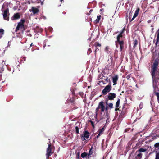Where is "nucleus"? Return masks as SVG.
Masks as SVG:
<instances>
[{
  "mask_svg": "<svg viewBox=\"0 0 159 159\" xmlns=\"http://www.w3.org/2000/svg\"><path fill=\"white\" fill-rule=\"evenodd\" d=\"M100 107L101 108V111H104L105 110H106V111L107 110V106L106 104V107H105V106L103 104V102H100Z\"/></svg>",
  "mask_w": 159,
  "mask_h": 159,
  "instance_id": "obj_10",
  "label": "nucleus"
},
{
  "mask_svg": "<svg viewBox=\"0 0 159 159\" xmlns=\"http://www.w3.org/2000/svg\"><path fill=\"white\" fill-rule=\"evenodd\" d=\"M43 18H44L45 19H46V17L45 16H43Z\"/></svg>",
  "mask_w": 159,
  "mask_h": 159,
  "instance_id": "obj_39",
  "label": "nucleus"
},
{
  "mask_svg": "<svg viewBox=\"0 0 159 159\" xmlns=\"http://www.w3.org/2000/svg\"><path fill=\"white\" fill-rule=\"evenodd\" d=\"M118 77L117 75H116L113 78V82L114 83V85L116 84V81L118 80Z\"/></svg>",
  "mask_w": 159,
  "mask_h": 159,
  "instance_id": "obj_15",
  "label": "nucleus"
},
{
  "mask_svg": "<svg viewBox=\"0 0 159 159\" xmlns=\"http://www.w3.org/2000/svg\"><path fill=\"white\" fill-rule=\"evenodd\" d=\"M124 32V30H123L120 34L117 36V41L118 42L120 45V50L121 51L124 47V42L122 41H120V39L122 37V34Z\"/></svg>",
  "mask_w": 159,
  "mask_h": 159,
  "instance_id": "obj_2",
  "label": "nucleus"
},
{
  "mask_svg": "<svg viewBox=\"0 0 159 159\" xmlns=\"http://www.w3.org/2000/svg\"><path fill=\"white\" fill-rule=\"evenodd\" d=\"M95 44L96 46V49L95 50V53L99 51V49L97 48V47L99 46V43L98 42H96L95 43Z\"/></svg>",
  "mask_w": 159,
  "mask_h": 159,
  "instance_id": "obj_16",
  "label": "nucleus"
},
{
  "mask_svg": "<svg viewBox=\"0 0 159 159\" xmlns=\"http://www.w3.org/2000/svg\"><path fill=\"white\" fill-rule=\"evenodd\" d=\"M99 21V16H97V19L94 21V23L95 24L98 23Z\"/></svg>",
  "mask_w": 159,
  "mask_h": 159,
  "instance_id": "obj_19",
  "label": "nucleus"
},
{
  "mask_svg": "<svg viewBox=\"0 0 159 159\" xmlns=\"http://www.w3.org/2000/svg\"><path fill=\"white\" fill-rule=\"evenodd\" d=\"M99 75H98V80H99Z\"/></svg>",
  "mask_w": 159,
  "mask_h": 159,
  "instance_id": "obj_42",
  "label": "nucleus"
},
{
  "mask_svg": "<svg viewBox=\"0 0 159 159\" xmlns=\"http://www.w3.org/2000/svg\"><path fill=\"white\" fill-rule=\"evenodd\" d=\"M89 133L87 131H85L84 132V136H82V137H83V139L82 137V139L83 140H85V138L88 139L89 138Z\"/></svg>",
  "mask_w": 159,
  "mask_h": 159,
  "instance_id": "obj_9",
  "label": "nucleus"
},
{
  "mask_svg": "<svg viewBox=\"0 0 159 159\" xmlns=\"http://www.w3.org/2000/svg\"><path fill=\"white\" fill-rule=\"evenodd\" d=\"M98 132H99V129L98 130Z\"/></svg>",
  "mask_w": 159,
  "mask_h": 159,
  "instance_id": "obj_45",
  "label": "nucleus"
},
{
  "mask_svg": "<svg viewBox=\"0 0 159 159\" xmlns=\"http://www.w3.org/2000/svg\"><path fill=\"white\" fill-rule=\"evenodd\" d=\"M100 11H102V10H101V9Z\"/></svg>",
  "mask_w": 159,
  "mask_h": 159,
  "instance_id": "obj_48",
  "label": "nucleus"
},
{
  "mask_svg": "<svg viewBox=\"0 0 159 159\" xmlns=\"http://www.w3.org/2000/svg\"><path fill=\"white\" fill-rule=\"evenodd\" d=\"M43 31V30L42 29L39 28L38 27H36L34 29V31L37 34L39 33H41Z\"/></svg>",
  "mask_w": 159,
  "mask_h": 159,
  "instance_id": "obj_12",
  "label": "nucleus"
},
{
  "mask_svg": "<svg viewBox=\"0 0 159 159\" xmlns=\"http://www.w3.org/2000/svg\"><path fill=\"white\" fill-rule=\"evenodd\" d=\"M146 149L141 148L138 150V151L140 152H146Z\"/></svg>",
  "mask_w": 159,
  "mask_h": 159,
  "instance_id": "obj_20",
  "label": "nucleus"
},
{
  "mask_svg": "<svg viewBox=\"0 0 159 159\" xmlns=\"http://www.w3.org/2000/svg\"><path fill=\"white\" fill-rule=\"evenodd\" d=\"M155 147H158L159 146V143H157L155 144Z\"/></svg>",
  "mask_w": 159,
  "mask_h": 159,
  "instance_id": "obj_33",
  "label": "nucleus"
},
{
  "mask_svg": "<svg viewBox=\"0 0 159 159\" xmlns=\"http://www.w3.org/2000/svg\"><path fill=\"white\" fill-rule=\"evenodd\" d=\"M36 0L37 1V2L38 3L40 2L41 4V5H43V2H42L40 0Z\"/></svg>",
  "mask_w": 159,
  "mask_h": 159,
  "instance_id": "obj_29",
  "label": "nucleus"
},
{
  "mask_svg": "<svg viewBox=\"0 0 159 159\" xmlns=\"http://www.w3.org/2000/svg\"><path fill=\"white\" fill-rule=\"evenodd\" d=\"M130 76L129 75H128L127 76H126V78L127 79H129L130 78Z\"/></svg>",
  "mask_w": 159,
  "mask_h": 159,
  "instance_id": "obj_35",
  "label": "nucleus"
},
{
  "mask_svg": "<svg viewBox=\"0 0 159 159\" xmlns=\"http://www.w3.org/2000/svg\"><path fill=\"white\" fill-rule=\"evenodd\" d=\"M52 150L51 145V143H50L48 144V146L46 151L47 153L46 154V156L47 159H48L49 157L53 153V152H52Z\"/></svg>",
  "mask_w": 159,
  "mask_h": 159,
  "instance_id": "obj_3",
  "label": "nucleus"
},
{
  "mask_svg": "<svg viewBox=\"0 0 159 159\" xmlns=\"http://www.w3.org/2000/svg\"><path fill=\"white\" fill-rule=\"evenodd\" d=\"M155 159H159V152L156 154Z\"/></svg>",
  "mask_w": 159,
  "mask_h": 159,
  "instance_id": "obj_27",
  "label": "nucleus"
},
{
  "mask_svg": "<svg viewBox=\"0 0 159 159\" xmlns=\"http://www.w3.org/2000/svg\"><path fill=\"white\" fill-rule=\"evenodd\" d=\"M136 87H137V84L136 85Z\"/></svg>",
  "mask_w": 159,
  "mask_h": 159,
  "instance_id": "obj_49",
  "label": "nucleus"
},
{
  "mask_svg": "<svg viewBox=\"0 0 159 159\" xmlns=\"http://www.w3.org/2000/svg\"><path fill=\"white\" fill-rule=\"evenodd\" d=\"M92 153V152L91 151V150H90L89 152V154L91 155Z\"/></svg>",
  "mask_w": 159,
  "mask_h": 159,
  "instance_id": "obj_37",
  "label": "nucleus"
},
{
  "mask_svg": "<svg viewBox=\"0 0 159 159\" xmlns=\"http://www.w3.org/2000/svg\"><path fill=\"white\" fill-rule=\"evenodd\" d=\"M76 158L78 159H79L80 158V152H78L76 155Z\"/></svg>",
  "mask_w": 159,
  "mask_h": 159,
  "instance_id": "obj_26",
  "label": "nucleus"
},
{
  "mask_svg": "<svg viewBox=\"0 0 159 159\" xmlns=\"http://www.w3.org/2000/svg\"><path fill=\"white\" fill-rule=\"evenodd\" d=\"M111 90V86L110 85H107L106 86L102 91L103 94H106L108 92H109Z\"/></svg>",
  "mask_w": 159,
  "mask_h": 159,
  "instance_id": "obj_7",
  "label": "nucleus"
},
{
  "mask_svg": "<svg viewBox=\"0 0 159 159\" xmlns=\"http://www.w3.org/2000/svg\"><path fill=\"white\" fill-rule=\"evenodd\" d=\"M25 22V20L24 19H21L20 22L18 23L17 26L16 28V32L19 30L20 29H22L24 28V24Z\"/></svg>",
  "mask_w": 159,
  "mask_h": 159,
  "instance_id": "obj_4",
  "label": "nucleus"
},
{
  "mask_svg": "<svg viewBox=\"0 0 159 159\" xmlns=\"http://www.w3.org/2000/svg\"><path fill=\"white\" fill-rule=\"evenodd\" d=\"M20 17V15L19 13H15L11 18L12 20H16L19 19Z\"/></svg>",
  "mask_w": 159,
  "mask_h": 159,
  "instance_id": "obj_8",
  "label": "nucleus"
},
{
  "mask_svg": "<svg viewBox=\"0 0 159 159\" xmlns=\"http://www.w3.org/2000/svg\"><path fill=\"white\" fill-rule=\"evenodd\" d=\"M79 94L83 97V95H84L83 93L82 92H80L79 93Z\"/></svg>",
  "mask_w": 159,
  "mask_h": 159,
  "instance_id": "obj_32",
  "label": "nucleus"
},
{
  "mask_svg": "<svg viewBox=\"0 0 159 159\" xmlns=\"http://www.w3.org/2000/svg\"><path fill=\"white\" fill-rule=\"evenodd\" d=\"M158 34H157L156 45L158 46H159V28L157 31Z\"/></svg>",
  "mask_w": 159,
  "mask_h": 159,
  "instance_id": "obj_14",
  "label": "nucleus"
},
{
  "mask_svg": "<svg viewBox=\"0 0 159 159\" xmlns=\"http://www.w3.org/2000/svg\"><path fill=\"white\" fill-rule=\"evenodd\" d=\"M117 109H116V111H117Z\"/></svg>",
  "mask_w": 159,
  "mask_h": 159,
  "instance_id": "obj_47",
  "label": "nucleus"
},
{
  "mask_svg": "<svg viewBox=\"0 0 159 159\" xmlns=\"http://www.w3.org/2000/svg\"><path fill=\"white\" fill-rule=\"evenodd\" d=\"M109 107L110 108H113V104L112 103H110L109 105Z\"/></svg>",
  "mask_w": 159,
  "mask_h": 159,
  "instance_id": "obj_28",
  "label": "nucleus"
},
{
  "mask_svg": "<svg viewBox=\"0 0 159 159\" xmlns=\"http://www.w3.org/2000/svg\"><path fill=\"white\" fill-rule=\"evenodd\" d=\"M93 11V10L92 9H91L89 11V13H88V15H89L90 14L91 12L92 11Z\"/></svg>",
  "mask_w": 159,
  "mask_h": 159,
  "instance_id": "obj_34",
  "label": "nucleus"
},
{
  "mask_svg": "<svg viewBox=\"0 0 159 159\" xmlns=\"http://www.w3.org/2000/svg\"><path fill=\"white\" fill-rule=\"evenodd\" d=\"M143 107V104L142 103H141L140 104V105L139 106V107L140 109H141V108H142Z\"/></svg>",
  "mask_w": 159,
  "mask_h": 159,
  "instance_id": "obj_30",
  "label": "nucleus"
},
{
  "mask_svg": "<svg viewBox=\"0 0 159 159\" xmlns=\"http://www.w3.org/2000/svg\"><path fill=\"white\" fill-rule=\"evenodd\" d=\"M10 13H9V11L8 9H6L4 12L3 14V18L5 20H7L8 21L9 20V16Z\"/></svg>",
  "mask_w": 159,
  "mask_h": 159,
  "instance_id": "obj_5",
  "label": "nucleus"
},
{
  "mask_svg": "<svg viewBox=\"0 0 159 159\" xmlns=\"http://www.w3.org/2000/svg\"><path fill=\"white\" fill-rule=\"evenodd\" d=\"M139 9L138 8L135 11V12L134 15L132 19H131V20H133L135 17H136L138 15L139 12Z\"/></svg>",
  "mask_w": 159,
  "mask_h": 159,
  "instance_id": "obj_13",
  "label": "nucleus"
},
{
  "mask_svg": "<svg viewBox=\"0 0 159 159\" xmlns=\"http://www.w3.org/2000/svg\"><path fill=\"white\" fill-rule=\"evenodd\" d=\"M137 40H135L134 43V46L135 47L137 44Z\"/></svg>",
  "mask_w": 159,
  "mask_h": 159,
  "instance_id": "obj_25",
  "label": "nucleus"
},
{
  "mask_svg": "<svg viewBox=\"0 0 159 159\" xmlns=\"http://www.w3.org/2000/svg\"><path fill=\"white\" fill-rule=\"evenodd\" d=\"M63 0H60V1L61 2H62V1H63Z\"/></svg>",
  "mask_w": 159,
  "mask_h": 159,
  "instance_id": "obj_46",
  "label": "nucleus"
},
{
  "mask_svg": "<svg viewBox=\"0 0 159 159\" xmlns=\"http://www.w3.org/2000/svg\"><path fill=\"white\" fill-rule=\"evenodd\" d=\"M99 26H98V30H99Z\"/></svg>",
  "mask_w": 159,
  "mask_h": 159,
  "instance_id": "obj_43",
  "label": "nucleus"
},
{
  "mask_svg": "<svg viewBox=\"0 0 159 159\" xmlns=\"http://www.w3.org/2000/svg\"><path fill=\"white\" fill-rule=\"evenodd\" d=\"M40 7V6H38L37 7H32L31 8V10H30V11H32L34 14H35L38 13L39 11L38 8Z\"/></svg>",
  "mask_w": 159,
  "mask_h": 159,
  "instance_id": "obj_6",
  "label": "nucleus"
},
{
  "mask_svg": "<svg viewBox=\"0 0 159 159\" xmlns=\"http://www.w3.org/2000/svg\"><path fill=\"white\" fill-rule=\"evenodd\" d=\"M88 155V153L86 152H84L81 153V156L83 158H84L85 157H87Z\"/></svg>",
  "mask_w": 159,
  "mask_h": 159,
  "instance_id": "obj_17",
  "label": "nucleus"
},
{
  "mask_svg": "<svg viewBox=\"0 0 159 159\" xmlns=\"http://www.w3.org/2000/svg\"><path fill=\"white\" fill-rule=\"evenodd\" d=\"M106 128L105 125L104 126V127L102 128L101 130H100V134L102 133V132Z\"/></svg>",
  "mask_w": 159,
  "mask_h": 159,
  "instance_id": "obj_23",
  "label": "nucleus"
},
{
  "mask_svg": "<svg viewBox=\"0 0 159 159\" xmlns=\"http://www.w3.org/2000/svg\"><path fill=\"white\" fill-rule=\"evenodd\" d=\"M88 122H90V123H91V124L92 125V126L94 128V123L93 121L92 120H89Z\"/></svg>",
  "mask_w": 159,
  "mask_h": 159,
  "instance_id": "obj_24",
  "label": "nucleus"
},
{
  "mask_svg": "<svg viewBox=\"0 0 159 159\" xmlns=\"http://www.w3.org/2000/svg\"><path fill=\"white\" fill-rule=\"evenodd\" d=\"M4 30L3 29H0V39L2 37L4 34Z\"/></svg>",
  "mask_w": 159,
  "mask_h": 159,
  "instance_id": "obj_18",
  "label": "nucleus"
},
{
  "mask_svg": "<svg viewBox=\"0 0 159 159\" xmlns=\"http://www.w3.org/2000/svg\"><path fill=\"white\" fill-rule=\"evenodd\" d=\"M120 99H118L116 103V107H119V104H120Z\"/></svg>",
  "mask_w": 159,
  "mask_h": 159,
  "instance_id": "obj_21",
  "label": "nucleus"
},
{
  "mask_svg": "<svg viewBox=\"0 0 159 159\" xmlns=\"http://www.w3.org/2000/svg\"><path fill=\"white\" fill-rule=\"evenodd\" d=\"M116 95L114 93H110L108 96L109 100H113L116 97Z\"/></svg>",
  "mask_w": 159,
  "mask_h": 159,
  "instance_id": "obj_11",
  "label": "nucleus"
},
{
  "mask_svg": "<svg viewBox=\"0 0 159 159\" xmlns=\"http://www.w3.org/2000/svg\"><path fill=\"white\" fill-rule=\"evenodd\" d=\"M100 19H101L100 18H101V16H100Z\"/></svg>",
  "mask_w": 159,
  "mask_h": 159,
  "instance_id": "obj_50",
  "label": "nucleus"
},
{
  "mask_svg": "<svg viewBox=\"0 0 159 159\" xmlns=\"http://www.w3.org/2000/svg\"><path fill=\"white\" fill-rule=\"evenodd\" d=\"M63 13L64 14H66V13L65 12H63Z\"/></svg>",
  "mask_w": 159,
  "mask_h": 159,
  "instance_id": "obj_41",
  "label": "nucleus"
},
{
  "mask_svg": "<svg viewBox=\"0 0 159 159\" xmlns=\"http://www.w3.org/2000/svg\"><path fill=\"white\" fill-rule=\"evenodd\" d=\"M97 84V85H98L99 84V83H98Z\"/></svg>",
  "mask_w": 159,
  "mask_h": 159,
  "instance_id": "obj_44",
  "label": "nucleus"
},
{
  "mask_svg": "<svg viewBox=\"0 0 159 159\" xmlns=\"http://www.w3.org/2000/svg\"><path fill=\"white\" fill-rule=\"evenodd\" d=\"M158 65V62L155 60L151 67V74L152 76L153 83L154 82V79L155 78V74L157 73V67Z\"/></svg>",
  "mask_w": 159,
  "mask_h": 159,
  "instance_id": "obj_1",
  "label": "nucleus"
},
{
  "mask_svg": "<svg viewBox=\"0 0 159 159\" xmlns=\"http://www.w3.org/2000/svg\"><path fill=\"white\" fill-rule=\"evenodd\" d=\"M142 154L141 153L138 154L137 156L138 157H141L142 156Z\"/></svg>",
  "mask_w": 159,
  "mask_h": 159,
  "instance_id": "obj_36",
  "label": "nucleus"
},
{
  "mask_svg": "<svg viewBox=\"0 0 159 159\" xmlns=\"http://www.w3.org/2000/svg\"><path fill=\"white\" fill-rule=\"evenodd\" d=\"M99 109V103L98 104V107L96 109V112H98Z\"/></svg>",
  "mask_w": 159,
  "mask_h": 159,
  "instance_id": "obj_31",
  "label": "nucleus"
},
{
  "mask_svg": "<svg viewBox=\"0 0 159 159\" xmlns=\"http://www.w3.org/2000/svg\"><path fill=\"white\" fill-rule=\"evenodd\" d=\"M99 136V133L98 134V135L97 136V138H98Z\"/></svg>",
  "mask_w": 159,
  "mask_h": 159,
  "instance_id": "obj_38",
  "label": "nucleus"
},
{
  "mask_svg": "<svg viewBox=\"0 0 159 159\" xmlns=\"http://www.w3.org/2000/svg\"><path fill=\"white\" fill-rule=\"evenodd\" d=\"M32 45H33V43H32L31 44H30V47Z\"/></svg>",
  "mask_w": 159,
  "mask_h": 159,
  "instance_id": "obj_40",
  "label": "nucleus"
},
{
  "mask_svg": "<svg viewBox=\"0 0 159 159\" xmlns=\"http://www.w3.org/2000/svg\"><path fill=\"white\" fill-rule=\"evenodd\" d=\"M75 130L76 133L77 134H79V128L78 126H76L75 127Z\"/></svg>",
  "mask_w": 159,
  "mask_h": 159,
  "instance_id": "obj_22",
  "label": "nucleus"
}]
</instances>
